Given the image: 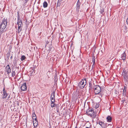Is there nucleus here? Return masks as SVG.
<instances>
[{
    "label": "nucleus",
    "mask_w": 128,
    "mask_h": 128,
    "mask_svg": "<svg viewBox=\"0 0 128 128\" xmlns=\"http://www.w3.org/2000/svg\"><path fill=\"white\" fill-rule=\"evenodd\" d=\"M60 4H61V3H60L59 2V3L57 2V6H60Z\"/></svg>",
    "instance_id": "27"
},
{
    "label": "nucleus",
    "mask_w": 128,
    "mask_h": 128,
    "mask_svg": "<svg viewBox=\"0 0 128 128\" xmlns=\"http://www.w3.org/2000/svg\"><path fill=\"white\" fill-rule=\"evenodd\" d=\"M55 92H53L52 93L51 96V101L55 102Z\"/></svg>",
    "instance_id": "7"
},
{
    "label": "nucleus",
    "mask_w": 128,
    "mask_h": 128,
    "mask_svg": "<svg viewBox=\"0 0 128 128\" xmlns=\"http://www.w3.org/2000/svg\"><path fill=\"white\" fill-rule=\"evenodd\" d=\"M12 76L14 77L16 73L14 71H12Z\"/></svg>",
    "instance_id": "21"
},
{
    "label": "nucleus",
    "mask_w": 128,
    "mask_h": 128,
    "mask_svg": "<svg viewBox=\"0 0 128 128\" xmlns=\"http://www.w3.org/2000/svg\"><path fill=\"white\" fill-rule=\"evenodd\" d=\"M86 128H91L90 127H86Z\"/></svg>",
    "instance_id": "35"
},
{
    "label": "nucleus",
    "mask_w": 128,
    "mask_h": 128,
    "mask_svg": "<svg viewBox=\"0 0 128 128\" xmlns=\"http://www.w3.org/2000/svg\"><path fill=\"white\" fill-rule=\"evenodd\" d=\"M86 114L92 117V118H95L96 116V114L94 112L92 108H89L86 111Z\"/></svg>",
    "instance_id": "2"
},
{
    "label": "nucleus",
    "mask_w": 128,
    "mask_h": 128,
    "mask_svg": "<svg viewBox=\"0 0 128 128\" xmlns=\"http://www.w3.org/2000/svg\"><path fill=\"white\" fill-rule=\"evenodd\" d=\"M12 56L11 57V58H12Z\"/></svg>",
    "instance_id": "37"
},
{
    "label": "nucleus",
    "mask_w": 128,
    "mask_h": 128,
    "mask_svg": "<svg viewBox=\"0 0 128 128\" xmlns=\"http://www.w3.org/2000/svg\"><path fill=\"white\" fill-rule=\"evenodd\" d=\"M104 12V9H102V10H101L100 11V12L102 14L103 13V12Z\"/></svg>",
    "instance_id": "26"
},
{
    "label": "nucleus",
    "mask_w": 128,
    "mask_h": 128,
    "mask_svg": "<svg viewBox=\"0 0 128 128\" xmlns=\"http://www.w3.org/2000/svg\"><path fill=\"white\" fill-rule=\"evenodd\" d=\"M57 112H59V109H57Z\"/></svg>",
    "instance_id": "33"
},
{
    "label": "nucleus",
    "mask_w": 128,
    "mask_h": 128,
    "mask_svg": "<svg viewBox=\"0 0 128 128\" xmlns=\"http://www.w3.org/2000/svg\"><path fill=\"white\" fill-rule=\"evenodd\" d=\"M32 117H36V115L34 113L32 114Z\"/></svg>",
    "instance_id": "24"
},
{
    "label": "nucleus",
    "mask_w": 128,
    "mask_h": 128,
    "mask_svg": "<svg viewBox=\"0 0 128 128\" xmlns=\"http://www.w3.org/2000/svg\"><path fill=\"white\" fill-rule=\"evenodd\" d=\"M51 103L50 104V106L52 108H53L54 107V101H51Z\"/></svg>",
    "instance_id": "19"
},
{
    "label": "nucleus",
    "mask_w": 128,
    "mask_h": 128,
    "mask_svg": "<svg viewBox=\"0 0 128 128\" xmlns=\"http://www.w3.org/2000/svg\"><path fill=\"white\" fill-rule=\"evenodd\" d=\"M26 59V57L24 56H22L21 58V60L23 61L25 60V59Z\"/></svg>",
    "instance_id": "15"
},
{
    "label": "nucleus",
    "mask_w": 128,
    "mask_h": 128,
    "mask_svg": "<svg viewBox=\"0 0 128 128\" xmlns=\"http://www.w3.org/2000/svg\"><path fill=\"white\" fill-rule=\"evenodd\" d=\"M128 70H125V69L123 70L122 72V75L124 77V80L127 82L128 81Z\"/></svg>",
    "instance_id": "3"
},
{
    "label": "nucleus",
    "mask_w": 128,
    "mask_h": 128,
    "mask_svg": "<svg viewBox=\"0 0 128 128\" xmlns=\"http://www.w3.org/2000/svg\"><path fill=\"white\" fill-rule=\"evenodd\" d=\"M94 92L96 94H99L101 91L100 87L98 85L94 86Z\"/></svg>",
    "instance_id": "4"
},
{
    "label": "nucleus",
    "mask_w": 128,
    "mask_h": 128,
    "mask_svg": "<svg viewBox=\"0 0 128 128\" xmlns=\"http://www.w3.org/2000/svg\"><path fill=\"white\" fill-rule=\"evenodd\" d=\"M27 88L26 86V83H24L22 85L21 87V90L22 91L26 90Z\"/></svg>",
    "instance_id": "6"
},
{
    "label": "nucleus",
    "mask_w": 128,
    "mask_h": 128,
    "mask_svg": "<svg viewBox=\"0 0 128 128\" xmlns=\"http://www.w3.org/2000/svg\"><path fill=\"white\" fill-rule=\"evenodd\" d=\"M92 62H93L94 64L95 62V58H92Z\"/></svg>",
    "instance_id": "23"
},
{
    "label": "nucleus",
    "mask_w": 128,
    "mask_h": 128,
    "mask_svg": "<svg viewBox=\"0 0 128 128\" xmlns=\"http://www.w3.org/2000/svg\"><path fill=\"white\" fill-rule=\"evenodd\" d=\"M77 4H80V2L79 0H78L77 2Z\"/></svg>",
    "instance_id": "30"
},
{
    "label": "nucleus",
    "mask_w": 128,
    "mask_h": 128,
    "mask_svg": "<svg viewBox=\"0 0 128 128\" xmlns=\"http://www.w3.org/2000/svg\"><path fill=\"white\" fill-rule=\"evenodd\" d=\"M75 128H77V126H76L75 127Z\"/></svg>",
    "instance_id": "36"
},
{
    "label": "nucleus",
    "mask_w": 128,
    "mask_h": 128,
    "mask_svg": "<svg viewBox=\"0 0 128 128\" xmlns=\"http://www.w3.org/2000/svg\"><path fill=\"white\" fill-rule=\"evenodd\" d=\"M126 87L125 86H124V88L123 90V94H126Z\"/></svg>",
    "instance_id": "16"
},
{
    "label": "nucleus",
    "mask_w": 128,
    "mask_h": 128,
    "mask_svg": "<svg viewBox=\"0 0 128 128\" xmlns=\"http://www.w3.org/2000/svg\"><path fill=\"white\" fill-rule=\"evenodd\" d=\"M62 1V0H58V2L61 3V2Z\"/></svg>",
    "instance_id": "29"
},
{
    "label": "nucleus",
    "mask_w": 128,
    "mask_h": 128,
    "mask_svg": "<svg viewBox=\"0 0 128 128\" xmlns=\"http://www.w3.org/2000/svg\"><path fill=\"white\" fill-rule=\"evenodd\" d=\"M6 70L7 72V74H9L11 72V70L9 65H8L6 67Z\"/></svg>",
    "instance_id": "9"
},
{
    "label": "nucleus",
    "mask_w": 128,
    "mask_h": 128,
    "mask_svg": "<svg viewBox=\"0 0 128 128\" xmlns=\"http://www.w3.org/2000/svg\"><path fill=\"white\" fill-rule=\"evenodd\" d=\"M36 118V117H32L33 120L34 119V118Z\"/></svg>",
    "instance_id": "34"
},
{
    "label": "nucleus",
    "mask_w": 128,
    "mask_h": 128,
    "mask_svg": "<svg viewBox=\"0 0 128 128\" xmlns=\"http://www.w3.org/2000/svg\"><path fill=\"white\" fill-rule=\"evenodd\" d=\"M98 107H98H97V108Z\"/></svg>",
    "instance_id": "39"
},
{
    "label": "nucleus",
    "mask_w": 128,
    "mask_h": 128,
    "mask_svg": "<svg viewBox=\"0 0 128 128\" xmlns=\"http://www.w3.org/2000/svg\"><path fill=\"white\" fill-rule=\"evenodd\" d=\"M22 29H18V33H19L20 32H21V31L22 30Z\"/></svg>",
    "instance_id": "22"
},
{
    "label": "nucleus",
    "mask_w": 128,
    "mask_h": 128,
    "mask_svg": "<svg viewBox=\"0 0 128 128\" xmlns=\"http://www.w3.org/2000/svg\"><path fill=\"white\" fill-rule=\"evenodd\" d=\"M48 4L46 1H44L43 3V6L44 8H46L47 7Z\"/></svg>",
    "instance_id": "14"
},
{
    "label": "nucleus",
    "mask_w": 128,
    "mask_h": 128,
    "mask_svg": "<svg viewBox=\"0 0 128 128\" xmlns=\"http://www.w3.org/2000/svg\"><path fill=\"white\" fill-rule=\"evenodd\" d=\"M3 96L2 98L3 99H4L6 98L8 95V94L6 92V91H5V90L4 88L3 89Z\"/></svg>",
    "instance_id": "8"
},
{
    "label": "nucleus",
    "mask_w": 128,
    "mask_h": 128,
    "mask_svg": "<svg viewBox=\"0 0 128 128\" xmlns=\"http://www.w3.org/2000/svg\"><path fill=\"white\" fill-rule=\"evenodd\" d=\"M98 124L102 128L103 127V125L104 124V122H99Z\"/></svg>",
    "instance_id": "18"
},
{
    "label": "nucleus",
    "mask_w": 128,
    "mask_h": 128,
    "mask_svg": "<svg viewBox=\"0 0 128 128\" xmlns=\"http://www.w3.org/2000/svg\"><path fill=\"white\" fill-rule=\"evenodd\" d=\"M17 24L18 25H19V26H20L22 27V20H20V22H17Z\"/></svg>",
    "instance_id": "12"
},
{
    "label": "nucleus",
    "mask_w": 128,
    "mask_h": 128,
    "mask_svg": "<svg viewBox=\"0 0 128 128\" xmlns=\"http://www.w3.org/2000/svg\"><path fill=\"white\" fill-rule=\"evenodd\" d=\"M34 126V127H36L38 125V122L37 121H33Z\"/></svg>",
    "instance_id": "11"
},
{
    "label": "nucleus",
    "mask_w": 128,
    "mask_h": 128,
    "mask_svg": "<svg viewBox=\"0 0 128 128\" xmlns=\"http://www.w3.org/2000/svg\"><path fill=\"white\" fill-rule=\"evenodd\" d=\"M126 54L125 52H124V53L122 54L121 55V58L123 60H124L126 59Z\"/></svg>",
    "instance_id": "10"
},
{
    "label": "nucleus",
    "mask_w": 128,
    "mask_h": 128,
    "mask_svg": "<svg viewBox=\"0 0 128 128\" xmlns=\"http://www.w3.org/2000/svg\"><path fill=\"white\" fill-rule=\"evenodd\" d=\"M86 84V80L84 79L82 80L78 84V86L80 88H84Z\"/></svg>",
    "instance_id": "5"
},
{
    "label": "nucleus",
    "mask_w": 128,
    "mask_h": 128,
    "mask_svg": "<svg viewBox=\"0 0 128 128\" xmlns=\"http://www.w3.org/2000/svg\"><path fill=\"white\" fill-rule=\"evenodd\" d=\"M94 64H93L92 66V69L93 68H94Z\"/></svg>",
    "instance_id": "32"
},
{
    "label": "nucleus",
    "mask_w": 128,
    "mask_h": 128,
    "mask_svg": "<svg viewBox=\"0 0 128 128\" xmlns=\"http://www.w3.org/2000/svg\"><path fill=\"white\" fill-rule=\"evenodd\" d=\"M18 19L17 22H20V16L19 15L18 16Z\"/></svg>",
    "instance_id": "25"
},
{
    "label": "nucleus",
    "mask_w": 128,
    "mask_h": 128,
    "mask_svg": "<svg viewBox=\"0 0 128 128\" xmlns=\"http://www.w3.org/2000/svg\"><path fill=\"white\" fill-rule=\"evenodd\" d=\"M37 121L36 118H34V119L33 120V121Z\"/></svg>",
    "instance_id": "31"
},
{
    "label": "nucleus",
    "mask_w": 128,
    "mask_h": 128,
    "mask_svg": "<svg viewBox=\"0 0 128 128\" xmlns=\"http://www.w3.org/2000/svg\"><path fill=\"white\" fill-rule=\"evenodd\" d=\"M6 19L4 18L2 23L0 24V33H2L4 30L7 24Z\"/></svg>",
    "instance_id": "1"
},
{
    "label": "nucleus",
    "mask_w": 128,
    "mask_h": 128,
    "mask_svg": "<svg viewBox=\"0 0 128 128\" xmlns=\"http://www.w3.org/2000/svg\"><path fill=\"white\" fill-rule=\"evenodd\" d=\"M80 4H76V9L78 11L80 8Z\"/></svg>",
    "instance_id": "17"
},
{
    "label": "nucleus",
    "mask_w": 128,
    "mask_h": 128,
    "mask_svg": "<svg viewBox=\"0 0 128 128\" xmlns=\"http://www.w3.org/2000/svg\"><path fill=\"white\" fill-rule=\"evenodd\" d=\"M89 84L90 87L89 90H92V88H94V86L93 87L92 84L91 83H89Z\"/></svg>",
    "instance_id": "20"
},
{
    "label": "nucleus",
    "mask_w": 128,
    "mask_h": 128,
    "mask_svg": "<svg viewBox=\"0 0 128 128\" xmlns=\"http://www.w3.org/2000/svg\"><path fill=\"white\" fill-rule=\"evenodd\" d=\"M106 119L108 122H111L112 120V118L110 116H108L106 118Z\"/></svg>",
    "instance_id": "13"
},
{
    "label": "nucleus",
    "mask_w": 128,
    "mask_h": 128,
    "mask_svg": "<svg viewBox=\"0 0 128 128\" xmlns=\"http://www.w3.org/2000/svg\"><path fill=\"white\" fill-rule=\"evenodd\" d=\"M18 29H22V26H19V25H18Z\"/></svg>",
    "instance_id": "28"
},
{
    "label": "nucleus",
    "mask_w": 128,
    "mask_h": 128,
    "mask_svg": "<svg viewBox=\"0 0 128 128\" xmlns=\"http://www.w3.org/2000/svg\"><path fill=\"white\" fill-rule=\"evenodd\" d=\"M97 124H98V122H97Z\"/></svg>",
    "instance_id": "38"
}]
</instances>
